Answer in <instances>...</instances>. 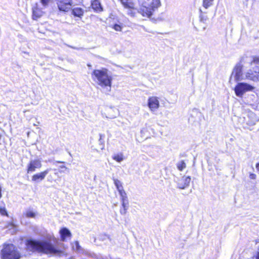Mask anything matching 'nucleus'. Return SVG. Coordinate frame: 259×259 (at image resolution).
Instances as JSON below:
<instances>
[{
	"mask_svg": "<svg viewBox=\"0 0 259 259\" xmlns=\"http://www.w3.org/2000/svg\"><path fill=\"white\" fill-rule=\"evenodd\" d=\"M200 18L201 21H203V22L205 21L207 19L206 17L203 16L202 14L200 15Z\"/></svg>",
	"mask_w": 259,
	"mask_h": 259,
	"instance_id": "nucleus-34",
	"label": "nucleus"
},
{
	"mask_svg": "<svg viewBox=\"0 0 259 259\" xmlns=\"http://www.w3.org/2000/svg\"><path fill=\"white\" fill-rule=\"evenodd\" d=\"M256 175L254 174H250L249 178L250 179L255 180L256 179Z\"/></svg>",
	"mask_w": 259,
	"mask_h": 259,
	"instance_id": "nucleus-33",
	"label": "nucleus"
},
{
	"mask_svg": "<svg viewBox=\"0 0 259 259\" xmlns=\"http://www.w3.org/2000/svg\"><path fill=\"white\" fill-rule=\"evenodd\" d=\"M199 11L201 13H202V11L201 9H199Z\"/></svg>",
	"mask_w": 259,
	"mask_h": 259,
	"instance_id": "nucleus-41",
	"label": "nucleus"
},
{
	"mask_svg": "<svg viewBox=\"0 0 259 259\" xmlns=\"http://www.w3.org/2000/svg\"><path fill=\"white\" fill-rule=\"evenodd\" d=\"M122 207L120 209V213L122 215H125L126 213L127 210L129 207V203H122Z\"/></svg>",
	"mask_w": 259,
	"mask_h": 259,
	"instance_id": "nucleus-20",
	"label": "nucleus"
},
{
	"mask_svg": "<svg viewBox=\"0 0 259 259\" xmlns=\"http://www.w3.org/2000/svg\"><path fill=\"white\" fill-rule=\"evenodd\" d=\"M141 6L139 12L144 17L149 18L160 6L159 0H139Z\"/></svg>",
	"mask_w": 259,
	"mask_h": 259,
	"instance_id": "nucleus-4",
	"label": "nucleus"
},
{
	"mask_svg": "<svg viewBox=\"0 0 259 259\" xmlns=\"http://www.w3.org/2000/svg\"><path fill=\"white\" fill-rule=\"evenodd\" d=\"M0 213L3 215H8L7 210L5 207H0Z\"/></svg>",
	"mask_w": 259,
	"mask_h": 259,
	"instance_id": "nucleus-30",
	"label": "nucleus"
},
{
	"mask_svg": "<svg viewBox=\"0 0 259 259\" xmlns=\"http://www.w3.org/2000/svg\"><path fill=\"white\" fill-rule=\"evenodd\" d=\"M59 167L61 169L59 170V172L60 173H65L66 170H68V168L65 165H60Z\"/></svg>",
	"mask_w": 259,
	"mask_h": 259,
	"instance_id": "nucleus-29",
	"label": "nucleus"
},
{
	"mask_svg": "<svg viewBox=\"0 0 259 259\" xmlns=\"http://www.w3.org/2000/svg\"><path fill=\"white\" fill-rule=\"evenodd\" d=\"M255 167H256V170H257V171H258V172H259V162H258V163H257L256 164V166H255Z\"/></svg>",
	"mask_w": 259,
	"mask_h": 259,
	"instance_id": "nucleus-35",
	"label": "nucleus"
},
{
	"mask_svg": "<svg viewBox=\"0 0 259 259\" xmlns=\"http://www.w3.org/2000/svg\"><path fill=\"white\" fill-rule=\"evenodd\" d=\"M42 166L41 161L39 159L30 160L27 165V172L28 174L35 171L36 169H39Z\"/></svg>",
	"mask_w": 259,
	"mask_h": 259,
	"instance_id": "nucleus-9",
	"label": "nucleus"
},
{
	"mask_svg": "<svg viewBox=\"0 0 259 259\" xmlns=\"http://www.w3.org/2000/svg\"><path fill=\"white\" fill-rule=\"evenodd\" d=\"M117 114H118V111L117 109L110 108L108 111V116H107V117L111 119L114 118Z\"/></svg>",
	"mask_w": 259,
	"mask_h": 259,
	"instance_id": "nucleus-19",
	"label": "nucleus"
},
{
	"mask_svg": "<svg viewBox=\"0 0 259 259\" xmlns=\"http://www.w3.org/2000/svg\"><path fill=\"white\" fill-rule=\"evenodd\" d=\"M214 0H203V7L207 9L213 5Z\"/></svg>",
	"mask_w": 259,
	"mask_h": 259,
	"instance_id": "nucleus-22",
	"label": "nucleus"
},
{
	"mask_svg": "<svg viewBox=\"0 0 259 259\" xmlns=\"http://www.w3.org/2000/svg\"><path fill=\"white\" fill-rule=\"evenodd\" d=\"M259 65H253L246 72V78L253 81H259Z\"/></svg>",
	"mask_w": 259,
	"mask_h": 259,
	"instance_id": "nucleus-8",
	"label": "nucleus"
},
{
	"mask_svg": "<svg viewBox=\"0 0 259 259\" xmlns=\"http://www.w3.org/2000/svg\"><path fill=\"white\" fill-rule=\"evenodd\" d=\"M42 15V12L38 10L37 8L33 9V17L36 18L40 17Z\"/></svg>",
	"mask_w": 259,
	"mask_h": 259,
	"instance_id": "nucleus-26",
	"label": "nucleus"
},
{
	"mask_svg": "<svg viewBox=\"0 0 259 259\" xmlns=\"http://www.w3.org/2000/svg\"><path fill=\"white\" fill-rule=\"evenodd\" d=\"M248 64L250 66L253 65H259V56H243L241 58L239 63H237L234 67L231 73L230 82L234 80L237 82L247 79L246 73L243 74V65Z\"/></svg>",
	"mask_w": 259,
	"mask_h": 259,
	"instance_id": "nucleus-2",
	"label": "nucleus"
},
{
	"mask_svg": "<svg viewBox=\"0 0 259 259\" xmlns=\"http://www.w3.org/2000/svg\"><path fill=\"white\" fill-rule=\"evenodd\" d=\"M104 237H105V238H104V239H106L107 238V239H109V240H110V238H109V236H108V235H105V236H104Z\"/></svg>",
	"mask_w": 259,
	"mask_h": 259,
	"instance_id": "nucleus-36",
	"label": "nucleus"
},
{
	"mask_svg": "<svg viewBox=\"0 0 259 259\" xmlns=\"http://www.w3.org/2000/svg\"><path fill=\"white\" fill-rule=\"evenodd\" d=\"M72 0H58L57 6L60 11L68 12L71 8Z\"/></svg>",
	"mask_w": 259,
	"mask_h": 259,
	"instance_id": "nucleus-10",
	"label": "nucleus"
},
{
	"mask_svg": "<svg viewBox=\"0 0 259 259\" xmlns=\"http://www.w3.org/2000/svg\"><path fill=\"white\" fill-rule=\"evenodd\" d=\"M125 9H130L135 8V4L132 0H119Z\"/></svg>",
	"mask_w": 259,
	"mask_h": 259,
	"instance_id": "nucleus-15",
	"label": "nucleus"
},
{
	"mask_svg": "<svg viewBox=\"0 0 259 259\" xmlns=\"http://www.w3.org/2000/svg\"><path fill=\"white\" fill-rule=\"evenodd\" d=\"M36 212L30 209L27 210L25 213L26 217L28 218H34L36 216Z\"/></svg>",
	"mask_w": 259,
	"mask_h": 259,
	"instance_id": "nucleus-23",
	"label": "nucleus"
},
{
	"mask_svg": "<svg viewBox=\"0 0 259 259\" xmlns=\"http://www.w3.org/2000/svg\"><path fill=\"white\" fill-rule=\"evenodd\" d=\"M113 180L114 181V184L115 185L118 191H120V190L123 189L122 183L119 180L116 179L115 178H113Z\"/></svg>",
	"mask_w": 259,
	"mask_h": 259,
	"instance_id": "nucleus-21",
	"label": "nucleus"
},
{
	"mask_svg": "<svg viewBox=\"0 0 259 259\" xmlns=\"http://www.w3.org/2000/svg\"><path fill=\"white\" fill-rule=\"evenodd\" d=\"M148 105L151 111H155L159 107V102L156 97H150L148 99Z\"/></svg>",
	"mask_w": 259,
	"mask_h": 259,
	"instance_id": "nucleus-12",
	"label": "nucleus"
},
{
	"mask_svg": "<svg viewBox=\"0 0 259 259\" xmlns=\"http://www.w3.org/2000/svg\"><path fill=\"white\" fill-rule=\"evenodd\" d=\"M60 234L61 236V241L65 242L66 241V238L71 236L70 231L66 228H63L60 230Z\"/></svg>",
	"mask_w": 259,
	"mask_h": 259,
	"instance_id": "nucleus-14",
	"label": "nucleus"
},
{
	"mask_svg": "<svg viewBox=\"0 0 259 259\" xmlns=\"http://www.w3.org/2000/svg\"><path fill=\"white\" fill-rule=\"evenodd\" d=\"M102 137V134H100V141L101 140Z\"/></svg>",
	"mask_w": 259,
	"mask_h": 259,
	"instance_id": "nucleus-40",
	"label": "nucleus"
},
{
	"mask_svg": "<svg viewBox=\"0 0 259 259\" xmlns=\"http://www.w3.org/2000/svg\"><path fill=\"white\" fill-rule=\"evenodd\" d=\"M112 28L117 31H121L122 30V26L117 24H114Z\"/></svg>",
	"mask_w": 259,
	"mask_h": 259,
	"instance_id": "nucleus-28",
	"label": "nucleus"
},
{
	"mask_svg": "<svg viewBox=\"0 0 259 259\" xmlns=\"http://www.w3.org/2000/svg\"><path fill=\"white\" fill-rule=\"evenodd\" d=\"M71 13L74 17L81 18L83 15L84 11L81 8L76 7L72 9Z\"/></svg>",
	"mask_w": 259,
	"mask_h": 259,
	"instance_id": "nucleus-16",
	"label": "nucleus"
},
{
	"mask_svg": "<svg viewBox=\"0 0 259 259\" xmlns=\"http://www.w3.org/2000/svg\"><path fill=\"white\" fill-rule=\"evenodd\" d=\"M92 6L94 10L97 11H102L103 9L99 0H95L92 3Z\"/></svg>",
	"mask_w": 259,
	"mask_h": 259,
	"instance_id": "nucleus-18",
	"label": "nucleus"
},
{
	"mask_svg": "<svg viewBox=\"0 0 259 259\" xmlns=\"http://www.w3.org/2000/svg\"><path fill=\"white\" fill-rule=\"evenodd\" d=\"M56 162H57V163H64V162L60 161H57Z\"/></svg>",
	"mask_w": 259,
	"mask_h": 259,
	"instance_id": "nucleus-39",
	"label": "nucleus"
},
{
	"mask_svg": "<svg viewBox=\"0 0 259 259\" xmlns=\"http://www.w3.org/2000/svg\"><path fill=\"white\" fill-rule=\"evenodd\" d=\"M54 170L55 171V175H58V172L57 171V169H54Z\"/></svg>",
	"mask_w": 259,
	"mask_h": 259,
	"instance_id": "nucleus-37",
	"label": "nucleus"
},
{
	"mask_svg": "<svg viewBox=\"0 0 259 259\" xmlns=\"http://www.w3.org/2000/svg\"><path fill=\"white\" fill-rule=\"evenodd\" d=\"M259 120L256 114L250 110H245L238 118V121L244 127L252 126Z\"/></svg>",
	"mask_w": 259,
	"mask_h": 259,
	"instance_id": "nucleus-6",
	"label": "nucleus"
},
{
	"mask_svg": "<svg viewBox=\"0 0 259 259\" xmlns=\"http://www.w3.org/2000/svg\"><path fill=\"white\" fill-rule=\"evenodd\" d=\"M191 178L189 176H183L178 182V188L180 189H184L189 186Z\"/></svg>",
	"mask_w": 259,
	"mask_h": 259,
	"instance_id": "nucleus-13",
	"label": "nucleus"
},
{
	"mask_svg": "<svg viewBox=\"0 0 259 259\" xmlns=\"http://www.w3.org/2000/svg\"><path fill=\"white\" fill-rule=\"evenodd\" d=\"M2 259H20L21 255L13 244H5L1 252Z\"/></svg>",
	"mask_w": 259,
	"mask_h": 259,
	"instance_id": "nucleus-5",
	"label": "nucleus"
},
{
	"mask_svg": "<svg viewBox=\"0 0 259 259\" xmlns=\"http://www.w3.org/2000/svg\"><path fill=\"white\" fill-rule=\"evenodd\" d=\"M88 66L89 67H91V65H89V64H88Z\"/></svg>",
	"mask_w": 259,
	"mask_h": 259,
	"instance_id": "nucleus-42",
	"label": "nucleus"
},
{
	"mask_svg": "<svg viewBox=\"0 0 259 259\" xmlns=\"http://www.w3.org/2000/svg\"><path fill=\"white\" fill-rule=\"evenodd\" d=\"M256 259H259V251H258V252L257 253V257H256Z\"/></svg>",
	"mask_w": 259,
	"mask_h": 259,
	"instance_id": "nucleus-38",
	"label": "nucleus"
},
{
	"mask_svg": "<svg viewBox=\"0 0 259 259\" xmlns=\"http://www.w3.org/2000/svg\"><path fill=\"white\" fill-rule=\"evenodd\" d=\"M92 76L93 80L102 89L106 94H109L111 90L112 77L110 71L105 68L95 69Z\"/></svg>",
	"mask_w": 259,
	"mask_h": 259,
	"instance_id": "nucleus-3",
	"label": "nucleus"
},
{
	"mask_svg": "<svg viewBox=\"0 0 259 259\" xmlns=\"http://www.w3.org/2000/svg\"><path fill=\"white\" fill-rule=\"evenodd\" d=\"M134 9H127L128 10V12H127V13L128 15H130L132 16H134V15H135V13L133 12V10H134Z\"/></svg>",
	"mask_w": 259,
	"mask_h": 259,
	"instance_id": "nucleus-32",
	"label": "nucleus"
},
{
	"mask_svg": "<svg viewBox=\"0 0 259 259\" xmlns=\"http://www.w3.org/2000/svg\"><path fill=\"white\" fill-rule=\"evenodd\" d=\"M51 1V0H40V2L41 4L43 5V6L47 7L48 6Z\"/></svg>",
	"mask_w": 259,
	"mask_h": 259,
	"instance_id": "nucleus-31",
	"label": "nucleus"
},
{
	"mask_svg": "<svg viewBox=\"0 0 259 259\" xmlns=\"http://www.w3.org/2000/svg\"><path fill=\"white\" fill-rule=\"evenodd\" d=\"M177 166L179 170L182 171L186 167V165L184 160H181L177 163Z\"/></svg>",
	"mask_w": 259,
	"mask_h": 259,
	"instance_id": "nucleus-25",
	"label": "nucleus"
},
{
	"mask_svg": "<svg viewBox=\"0 0 259 259\" xmlns=\"http://www.w3.org/2000/svg\"><path fill=\"white\" fill-rule=\"evenodd\" d=\"M51 170V168H48L43 171L34 174L32 177L31 180L35 183H39L45 179Z\"/></svg>",
	"mask_w": 259,
	"mask_h": 259,
	"instance_id": "nucleus-11",
	"label": "nucleus"
},
{
	"mask_svg": "<svg viewBox=\"0 0 259 259\" xmlns=\"http://www.w3.org/2000/svg\"><path fill=\"white\" fill-rule=\"evenodd\" d=\"M73 249L75 250L76 251H80L81 250V247L79 245V242L77 241L74 242V245L72 246Z\"/></svg>",
	"mask_w": 259,
	"mask_h": 259,
	"instance_id": "nucleus-27",
	"label": "nucleus"
},
{
	"mask_svg": "<svg viewBox=\"0 0 259 259\" xmlns=\"http://www.w3.org/2000/svg\"><path fill=\"white\" fill-rule=\"evenodd\" d=\"M26 245L29 249L47 254L60 255L65 249L64 244L57 241L54 236H50L46 240H28Z\"/></svg>",
	"mask_w": 259,
	"mask_h": 259,
	"instance_id": "nucleus-1",
	"label": "nucleus"
},
{
	"mask_svg": "<svg viewBox=\"0 0 259 259\" xmlns=\"http://www.w3.org/2000/svg\"><path fill=\"white\" fill-rule=\"evenodd\" d=\"M254 87L249 84L240 82L235 87L234 91L237 97H241L246 92L252 91Z\"/></svg>",
	"mask_w": 259,
	"mask_h": 259,
	"instance_id": "nucleus-7",
	"label": "nucleus"
},
{
	"mask_svg": "<svg viewBox=\"0 0 259 259\" xmlns=\"http://www.w3.org/2000/svg\"><path fill=\"white\" fill-rule=\"evenodd\" d=\"M113 159L118 162H120L123 160V155L122 153L116 154L112 157Z\"/></svg>",
	"mask_w": 259,
	"mask_h": 259,
	"instance_id": "nucleus-24",
	"label": "nucleus"
},
{
	"mask_svg": "<svg viewBox=\"0 0 259 259\" xmlns=\"http://www.w3.org/2000/svg\"><path fill=\"white\" fill-rule=\"evenodd\" d=\"M118 192L120 196V200L121 201V203H129L126 193H125L124 189L120 190V191H118Z\"/></svg>",
	"mask_w": 259,
	"mask_h": 259,
	"instance_id": "nucleus-17",
	"label": "nucleus"
}]
</instances>
